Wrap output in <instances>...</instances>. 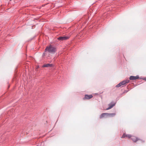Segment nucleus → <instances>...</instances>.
<instances>
[{
    "label": "nucleus",
    "mask_w": 146,
    "mask_h": 146,
    "mask_svg": "<svg viewBox=\"0 0 146 146\" xmlns=\"http://www.w3.org/2000/svg\"><path fill=\"white\" fill-rule=\"evenodd\" d=\"M56 50L54 46H52L50 45L49 46H47L44 50V52L47 51L51 54H54L55 53Z\"/></svg>",
    "instance_id": "nucleus-1"
},
{
    "label": "nucleus",
    "mask_w": 146,
    "mask_h": 146,
    "mask_svg": "<svg viewBox=\"0 0 146 146\" xmlns=\"http://www.w3.org/2000/svg\"><path fill=\"white\" fill-rule=\"evenodd\" d=\"M70 38L69 36H60L57 38V39L59 41L65 40L68 39Z\"/></svg>",
    "instance_id": "nucleus-2"
},
{
    "label": "nucleus",
    "mask_w": 146,
    "mask_h": 146,
    "mask_svg": "<svg viewBox=\"0 0 146 146\" xmlns=\"http://www.w3.org/2000/svg\"><path fill=\"white\" fill-rule=\"evenodd\" d=\"M93 96L92 95L85 94L84 97L83 98V100L90 99L92 98Z\"/></svg>",
    "instance_id": "nucleus-3"
},
{
    "label": "nucleus",
    "mask_w": 146,
    "mask_h": 146,
    "mask_svg": "<svg viewBox=\"0 0 146 146\" xmlns=\"http://www.w3.org/2000/svg\"><path fill=\"white\" fill-rule=\"evenodd\" d=\"M139 76L137 75L136 76H131L129 78V80H135L139 78Z\"/></svg>",
    "instance_id": "nucleus-4"
},
{
    "label": "nucleus",
    "mask_w": 146,
    "mask_h": 146,
    "mask_svg": "<svg viewBox=\"0 0 146 146\" xmlns=\"http://www.w3.org/2000/svg\"><path fill=\"white\" fill-rule=\"evenodd\" d=\"M108 113H103L100 115V118L103 117L107 118L108 117Z\"/></svg>",
    "instance_id": "nucleus-5"
},
{
    "label": "nucleus",
    "mask_w": 146,
    "mask_h": 146,
    "mask_svg": "<svg viewBox=\"0 0 146 146\" xmlns=\"http://www.w3.org/2000/svg\"><path fill=\"white\" fill-rule=\"evenodd\" d=\"M53 64H52L47 63L44 64L42 66L43 67H52L53 66Z\"/></svg>",
    "instance_id": "nucleus-6"
},
{
    "label": "nucleus",
    "mask_w": 146,
    "mask_h": 146,
    "mask_svg": "<svg viewBox=\"0 0 146 146\" xmlns=\"http://www.w3.org/2000/svg\"><path fill=\"white\" fill-rule=\"evenodd\" d=\"M115 103H111V104H109V107L107 108L106 109V110H108L109 109H111L114 106H115Z\"/></svg>",
    "instance_id": "nucleus-7"
},
{
    "label": "nucleus",
    "mask_w": 146,
    "mask_h": 146,
    "mask_svg": "<svg viewBox=\"0 0 146 146\" xmlns=\"http://www.w3.org/2000/svg\"><path fill=\"white\" fill-rule=\"evenodd\" d=\"M138 138L134 136H132L131 138V139L134 142H136L138 140Z\"/></svg>",
    "instance_id": "nucleus-8"
},
{
    "label": "nucleus",
    "mask_w": 146,
    "mask_h": 146,
    "mask_svg": "<svg viewBox=\"0 0 146 146\" xmlns=\"http://www.w3.org/2000/svg\"><path fill=\"white\" fill-rule=\"evenodd\" d=\"M132 136H131L130 135L128 134V135H126L125 133H124L123 135H122L121 138H124L125 137H127L129 138H130L131 139V138Z\"/></svg>",
    "instance_id": "nucleus-9"
},
{
    "label": "nucleus",
    "mask_w": 146,
    "mask_h": 146,
    "mask_svg": "<svg viewBox=\"0 0 146 146\" xmlns=\"http://www.w3.org/2000/svg\"><path fill=\"white\" fill-rule=\"evenodd\" d=\"M116 115V113H108V117H113L114 116Z\"/></svg>",
    "instance_id": "nucleus-10"
},
{
    "label": "nucleus",
    "mask_w": 146,
    "mask_h": 146,
    "mask_svg": "<svg viewBox=\"0 0 146 146\" xmlns=\"http://www.w3.org/2000/svg\"><path fill=\"white\" fill-rule=\"evenodd\" d=\"M124 85L123 81L120 82L119 84L116 86V87L118 88L121 86L122 85Z\"/></svg>",
    "instance_id": "nucleus-11"
},
{
    "label": "nucleus",
    "mask_w": 146,
    "mask_h": 146,
    "mask_svg": "<svg viewBox=\"0 0 146 146\" xmlns=\"http://www.w3.org/2000/svg\"><path fill=\"white\" fill-rule=\"evenodd\" d=\"M137 144H140L141 143H144V141L138 138V140L136 142Z\"/></svg>",
    "instance_id": "nucleus-12"
},
{
    "label": "nucleus",
    "mask_w": 146,
    "mask_h": 146,
    "mask_svg": "<svg viewBox=\"0 0 146 146\" xmlns=\"http://www.w3.org/2000/svg\"><path fill=\"white\" fill-rule=\"evenodd\" d=\"M123 81V82L124 84L125 85V84L126 83H129L130 81H129V80H124Z\"/></svg>",
    "instance_id": "nucleus-13"
},
{
    "label": "nucleus",
    "mask_w": 146,
    "mask_h": 146,
    "mask_svg": "<svg viewBox=\"0 0 146 146\" xmlns=\"http://www.w3.org/2000/svg\"><path fill=\"white\" fill-rule=\"evenodd\" d=\"M128 91V90H125L124 91V92H123V94H124L125 93H127Z\"/></svg>",
    "instance_id": "nucleus-14"
},
{
    "label": "nucleus",
    "mask_w": 146,
    "mask_h": 146,
    "mask_svg": "<svg viewBox=\"0 0 146 146\" xmlns=\"http://www.w3.org/2000/svg\"><path fill=\"white\" fill-rule=\"evenodd\" d=\"M140 79H143V80H145L146 81V78H141Z\"/></svg>",
    "instance_id": "nucleus-15"
},
{
    "label": "nucleus",
    "mask_w": 146,
    "mask_h": 146,
    "mask_svg": "<svg viewBox=\"0 0 146 146\" xmlns=\"http://www.w3.org/2000/svg\"><path fill=\"white\" fill-rule=\"evenodd\" d=\"M45 52H43L42 54V56H45Z\"/></svg>",
    "instance_id": "nucleus-16"
},
{
    "label": "nucleus",
    "mask_w": 146,
    "mask_h": 146,
    "mask_svg": "<svg viewBox=\"0 0 146 146\" xmlns=\"http://www.w3.org/2000/svg\"><path fill=\"white\" fill-rule=\"evenodd\" d=\"M33 38H31V39L30 40H32V39H33Z\"/></svg>",
    "instance_id": "nucleus-17"
}]
</instances>
